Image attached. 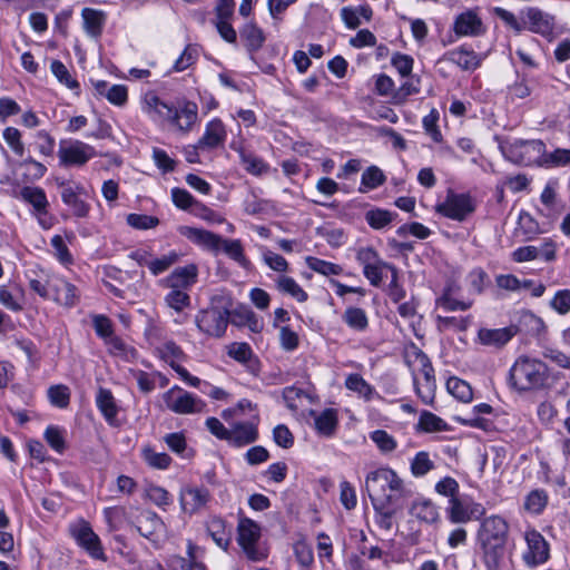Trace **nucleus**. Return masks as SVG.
<instances>
[{
	"label": "nucleus",
	"instance_id": "nucleus-1",
	"mask_svg": "<svg viewBox=\"0 0 570 570\" xmlns=\"http://www.w3.org/2000/svg\"><path fill=\"white\" fill-rule=\"evenodd\" d=\"M509 533V522L499 514H491L481 520L475 533V542L487 570L507 568Z\"/></svg>",
	"mask_w": 570,
	"mask_h": 570
},
{
	"label": "nucleus",
	"instance_id": "nucleus-2",
	"mask_svg": "<svg viewBox=\"0 0 570 570\" xmlns=\"http://www.w3.org/2000/svg\"><path fill=\"white\" fill-rule=\"evenodd\" d=\"M556 381L557 377L543 361L529 355L517 357L508 376L510 387L518 393L546 391Z\"/></svg>",
	"mask_w": 570,
	"mask_h": 570
},
{
	"label": "nucleus",
	"instance_id": "nucleus-3",
	"mask_svg": "<svg viewBox=\"0 0 570 570\" xmlns=\"http://www.w3.org/2000/svg\"><path fill=\"white\" fill-rule=\"evenodd\" d=\"M233 299L228 295H214L209 305L197 312L195 325L206 338L219 340L225 336L229 324Z\"/></svg>",
	"mask_w": 570,
	"mask_h": 570
},
{
	"label": "nucleus",
	"instance_id": "nucleus-4",
	"mask_svg": "<svg viewBox=\"0 0 570 570\" xmlns=\"http://www.w3.org/2000/svg\"><path fill=\"white\" fill-rule=\"evenodd\" d=\"M366 490L372 504H396L405 497L403 480L389 468H380L367 474Z\"/></svg>",
	"mask_w": 570,
	"mask_h": 570
},
{
	"label": "nucleus",
	"instance_id": "nucleus-5",
	"mask_svg": "<svg viewBox=\"0 0 570 570\" xmlns=\"http://www.w3.org/2000/svg\"><path fill=\"white\" fill-rule=\"evenodd\" d=\"M476 208V203L470 194L450 191L445 200L436 205V212L450 219L464 222Z\"/></svg>",
	"mask_w": 570,
	"mask_h": 570
},
{
	"label": "nucleus",
	"instance_id": "nucleus-6",
	"mask_svg": "<svg viewBox=\"0 0 570 570\" xmlns=\"http://www.w3.org/2000/svg\"><path fill=\"white\" fill-rule=\"evenodd\" d=\"M413 354L415 361L419 362L421 366L420 374L423 377V381H421L416 375L413 376L415 392L424 404H432L436 387L434 368L430 358L423 351L415 348Z\"/></svg>",
	"mask_w": 570,
	"mask_h": 570
},
{
	"label": "nucleus",
	"instance_id": "nucleus-7",
	"mask_svg": "<svg viewBox=\"0 0 570 570\" xmlns=\"http://www.w3.org/2000/svg\"><path fill=\"white\" fill-rule=\"evenodd\" d=\"M166 406L177 414L202 413L205 410V402L183 390L174 386L163 395Z\"/></svg>",
	"mask_w": 570,
	"mask_h": 570
},
{
	"label": "nucleus",
	"instance_id": "nucleus-8",
	"mask_svg": "<svg viewBox=\"0 0 570 570\" xmlns=\"http://www.w3.org/2000/svg\"><path fill=\"white\" fill-rule=\"evenodd\" d=\"M524 540L527 542V550L522 554L524 563L530 568L546 563L550 557V549L543 535L531 529L525 531Z\"/></svg>",
	"mask_w": 570,
	"mask_h": 570
},
{
	"label": "nucleus",
	"instance_id": "nucleus-9",
	"mask_svg": "<svg viewBox=\"0 0 570 570\" xmlns=\"http://www.w3.org/2000/svg\"><path fill=\"white\" fill-rule=\"evenodd\" d=\"M523 29L551 39L554 35L556 19L552 14L537 8L529 7L521 11Z\"/></svg>",
	"mask_w": 570,
	"mask_h": 570
},
{
	"label": "nucleus",
	"instance_id": "nucleus-10",
	"mask_svg": "<svg viewBox=\"0 0 570 570\" xmlns=\"http://www.w3.org/2000/svg\"><path fill=\"white\" fill-rule=\"evenodd\" d=\"M446 509L448 518L452 523H466L470 520H482L485 515V508L474 501L464 502L453 499Z\"/></svg>",
	"mask_w": 570,
	"mask_h": 570
},
{
	"label": "nucleus",
	"instance_id": "nucleus-11",
	"mask_svg": "<svg viewBox=\"0 0 570 570\" xmlns=\"http://www.w3.org/2000/svg\"><path fill=\"white\" fill-rule=\"evenodd\" d=\"M212 494L205 487L186 485L181 488L179 493V502L181 510L190 515L198 513L206 508L210 501Z\"/></svg>",
	"mask_w": 570,
	"mask_h": 570
},
{
	"label": "nucleus",
	"instance_id": "nucleus-12",
	"mask_svg": "<svg viewBox=\"0 0 570 570\" xmlns=\"http://www.w3.org/2000/svg\"><path fill=\"white\" fill-rule=\"evenodd\" d=\"M58 156L63 166H82L96 156L95 148L80 140L60 146Z\"/></svg>",
	"mask_w": 570,
	"mask_h": 570
},
{
	"label": "nucleus",
	"instance_id": "nucleus-13",
	"mask_svg": "<svg viewBox=\"0 0 570 570\" xmlns=\"http://www.w3.org/2000/svg\"><path fill=\"white\" fill-rule=\"evenodd\" d=\"M453 31L460 37H480L485 33L487 28L479 16L478 9H468L456 16Z\"/></svg>",
	"mask_w": 570,
	"mask_h": 570
},
{
	"label": "nucleus",
	"instance_id": "nucleus-14",
	"mask_svg": "<svg viewBox=\"0 0 570 570\" xmlns=\"http://www.w3.org/2000/svg\"><path fill=\"white\" fill-rule=\"evenodd\" d=\"M546 145L541 140H517L511 146V153L515 157L514 161L531 165L533 163L541 164L544 155Z\"/></svg>",
	"mask_w": 570,
	"mask_h": 570
},
{
	"label": "nucleus",
	"instance_id": "nucleus-15",
	"mask_svg": "<svg viewBox=\"0 0 570 570\" xmlns=\"http://www.w3.org/2000/svg\"><path fill=\"white\" fill-rule=\"evenodd\" d=\"M72 535L77 543L83 548L92 558L106 561L99 537L94 532L89 523L82 522L72 530Z\"/></svg>",
	"mask_w": 570,
	"mask_h": 570
},
{
	"label": "nucleus",
	"instance_id": "nucleus-16",
	"mask_svg": "<svg viewBox=\"0 0 570 570\" xmlns=\"http://www.w3.org/2000/svg\"><path fill=\"white\" fill-rule=\"evenodd\" d=\"M197 277L198 267L195 264H188L174 269L161 281V285L168 289L188 292L197 283Z\"/></svg>",
	"mask_w": 570,
	"mask_h": 570
},
{
	"label": "nucleus",
	"instance_id": "nucleus-17",
	"mask_svg": "<svg viewBox=\"0 0 570 570\" xmlns=\"http://www.w3.org/2000/svg\"><path fill=\"white\" fill-rule=\"evenodd\" d=\"M136 529L140 535L153 543H157L164 537L166 527L157 513L145 510L137 517Z\"/></svg>",
	"mask_w": 570,
	"mask_h": 570
},
{
	"label": "nucleus",
	"instance_id": "nucleus-18",
	"mask_svg": "<svg viewBox=\"0 0 570 570\" xmlns=\"http://www.w3.org/2000/svg\"><path fill=\"white\" fill-rule=\"evenodd\" d=\"M261 537V529L250 519H242L238 524V543L252 560H258L256 543Z\"/></svg>",
	"mask_w": 570,
	"mask_h": 570
},
{
	"label": "nucleus",
	"instance_id": "nucleus-19",
	"mask_svg": "<svg viewBox=\"0 0 570 570\" xmlns=\"http://www.w3.org/2000/svg\"><path fill=\"white\" fill-rule=\"evenodd\" d=\"M50 298L58 304L72 307L78 303L79 295L77 287L61 277H51L48 282Z\"/></svg>",
	"mask_w": 570,
	"mask_h": 570
},
{
	"label": "nucleus",
	"instance_id": "nucleus-20",
	"mask_svg": "<svg viewBox=\"0 0 570 570\" xmlns=\"http://www.w3.org/2000/svg\"><path fill=\"white\" fill-rule=\"evenodd\" d=\"M88 193L81 184L72 188H67L65 193H61V200L67 205L76 217H87L90 210V205L83 199Z\"/></svg>",
	"mask_w": 570,
	"mask_h": 570
},
{
	"label": "nucleus",
	"instance_id": "nucleus-21",
	"mask_svg": "<svg viewBox=\"0 0 570 570\" xmlns=\"http://www.w3.org/2000/svg\"><path fill=\"white\" fill-rule=\"evenodd\" d=\"M181 234L191 243L202 246L207 250L219 253V246H222V236L213 232L196 227H183Z\"/></svg>",
	"mask_w": 570,
	"mask_h": 570
},
{
	"label": "nucleus",
	"instance_id": "nucleus-22",
	"mask_svg": "<svg viewBox=\"0 0 570 570\" xmlns=\"http://www.w3.org/2000/svg\"><path fill=\"white\" fill-rule=\"evenodd\" d=\"M515 333L517 331L512 326L502 328H480L478 331V340L484 346L501 348L511 341Z\"/></svg>",
	"mask_w": 570,
	"mask_h": 570
},
{
	"label": "nucleus",
	"instance_id": "nucleus-23",
	"mask_svg": "<svg viewBox=\"0 0 570 570\" xmlns=\"http://www.w3.org/2000/svg\"><path fill=\"white\" fill-rule=\"evenodd\" d=\"M258 439L257 425L253 422L235 423L229 429L227 442L234 446H245Z\"/></svg>",
	"mask_w": 570,
	"mask_h": 570
},
{
	"label": "nucleus",
	"instance_id": "nucleus-24",
	"mask_svg": "<svg viewBox=\"0 0 570 570\" xmlns=\"http://www.w3.org/2000/svg\"><path fill=\"white\" fill-rule=\"evenodd\" d=\"M442 60L455 63L462 70L468 71L475 70L481 63V58L476 52L463 47L448 51Z\"/></svg>",
	"mask_w": 570,
	"mask_h": 570
},
{
	"label": "nucleus",
	"instance_id": "nucleus-25",
	"mask_svg": "<svg viewBox=\"0 0 570 570\" xmlns=\"http://www.w3.org/2000/svg\"><path fill=\"white\" fill-rule=\"evenodd\" d=\"M226 139V129L220 119H213L206 125V129L198 146L203 149H214L224 144Z\"/></svg>",
	"mask_w": 570,
	"mask_h": 570
},
{
	"label": "nucleus",
	"instance_id": "nucleus-26",
	"mask_svg": "<svg viewBox=\"0 0 570 570\" xmlns=\"http://www.w3.org/2000/svg\"><path fill=\"white\" fill-rule=\"evenodd\" d=\"M83 29L91 38L101 36L107 16L104 11L94 8H83L81 10Z\"/></svg>",
	"mask_w": 570,
	"mask_h": 570
},
{
	"label": "nucleus",
	"instance_id": "nucleus-27",
	"mask_svg": "<svg viewBox=\"0 0 570 570\" xmlns=\"http://www.w3.org/2000/svg\"><path fill=\"white\" fill-rule=\"evenodd\" d=\"M96 404L110 425H117L118 406L110 390L100 387L96 395Z\"/></svg>",
	"mask_w": 570,
	"mask_h": 570
},
{
	"label": "nucleus",
	"instance_id": "nucleus-28",
	"mask_svg": "<svg viewBox=\"0 0 570 570\" xmlns=\"http://www.w3.org/2000/svg\"><path fill=\"white\" fill-rule=\"evenodd\" d=\"M19 197L30 204L37 215H45L48 213L49 202L42 188L26 186L20 190Z\"/></svg>",
	"mask_w": 570,
	"mask_h": 570
},
{
	"label": "nucleus",
	"instance_id": "nucleus-29",
	"mask_svg": "<svg viewBox=\"0 0 570 570\" xmlns=\"http://www.w3.org/2000/svg\"><path fill=\"white\" fill-rule=\"evenodd\" d=\"M144 109L150 116H159L163 119H171L174 107L163 101L156 94L148 92L144 98Z\"/></svg>",
	"mask_w": 570,
	"mask_h": 570
},
{
	"label": "nucleus",
	"instance_id": "nucleus-30",
	"mask_svg": "<svg viewBox=\"0 0 570 570\" xmlns=\"http://www.w3.org/2000/svg\"><path fill=\"white\" fill-rule=\"evenodd\" d=\"M314 414L315 429L323 436H332L337 428V414L334 409H325L318 414Z\"/></svg>",
	"mask_w": 570,
	"mask_h": 570
},
{
	"label": "nucleus",
	"instance_id": "nucleus-31",
	"mask_svg": "<svg viewBox=\"0 0 570 570\" xmlns=\"http://www.w3.org/2000/svg\"><path fill=\"white\" fill-rule=\"evenodd\" d=\"M170 120L184 132L189 131L197 120V106L188 102L180 110L174 109Z\"/></svg>",
	"mask_w": 570,
	"mask_h": 570
},
{
	"label": "nucleus",
	"instance_id": "nucleus-32",
	"mask_svg": "<svg viewBox=\"0 0 570 570\" xmlns=\"http://www.w3.org/2000/svg\"><path fill=\"white\" fill-rule=\"evenodd\" d=\"M549 502V495L543 489H534L530 491L523 502V508L527 512L539 515L547 508Z\"/></svg>",
	"mask_w": 570,
	"mask_h": 570
},
{
	"label": "nucleus",
	"instance_id": "nucleus-33",
	"mask_svg": "<svg viewBox=\"0 0 570 570\" xmlns=\"http://www.w3.org/2000/svg\"><path fill=\"white\" fill-rule=\"evenodd\" d=\"M240 38L245 41V46L249 52L257 51L262 48L265 37L261 28L253 22H247L239 31Z\"/></svg>",
	"mask_w": 570,
	"mask_h": 570
},
{
	"label": "nucleus",
	"instance_id": "nucleus-34",
	"mask_svg": "<svg viewBox=\"0 0 570 570\" xmlns=\"http://www.w3.org/2000/svg\"><path fill=\"white\" fill-rule=\"evenodd\" d=\"M276 288L286 295L292 296L299 303L306 302L308 298L307 293L301 287V285L289 276L281 275L276 279Z\"/></svg>",
	"mask_w": 570,
	"mask_h": 570
},
{
	"label": "nucleus",
	"instance_id": "nucleus-35",
	"mask_svg": "<svg viewBox=\"0 0 570 570\" xmlns=\"http://www.w3.org/2000/svg\"><path fill=\"white\" fill-rule=\"evenodd\" d=\"M207 531L218 547L226 549L229 546L230 531L223 519L212 518L207 523Z\"/></svg>",
	"mask_w": 570,
	"mask_h": 570
},
{
	"label": "nucleus",
	"instance_id": "nucleus-36",
	"mask_svg": "<svg viewBox=\"0 0 570 570\" xmlns=\"http://www.w3.org/2000/svg\"><path fill=\"white\" fill-rule=\"evenodd\" d=\"M342 320L350 328L356 332H364L368 327L367 315L360 307H347L342 315Z\"/></svg>",
	"mask_w": 570,
	"mask_h": 570
},
{
	"label": "nucleus",
	"instance_id": "nucleus-37",
	"mask_svg": "<svg viewBox=\"0 0 570 570\" xmlns=\"http://www.w3.org/2000/svg\"><path fill=\"white\" fill-rule=\"evenodd\" d=\"M410 514L420 521L433 523L438 520L439 513L430 500H419L412 503Z\"/></svg>",
	"mask_w": 570,
	"mask_h": 570
},
{
	"label": "nucleus",
	"instance_id": "nucleus-38",
	"mask_svg": "<svg viewBox=\"0 0 570 570\" xmlns=\"http://www.w3.org/2000/svg\"><path fill=\"white\" fill-rule=\"evenodd\" d=\"M345 386L347 390L357 393L358 396L363 397L366 402L371 401L376 395L375 389L357 373L347 375Z\"/></svg>",
	"mask_w": 570,
	"mask_h": 570
},
{
	"label": "nucleus",
	"instance_id": "nucleus-39",
	"mask_svg": "<svg viewBox=\"0 0 570 570\" xmlns=\"http://www.w3.org/2000/svg\"><path fill=\"white\" fill-rule=\"evenodd\" d=\"M386 180L384 173L377 166L367 167L361 178L360 193H367L380 186Z\"/></svg>",
	"mask_w": 570,
	"mask_h": 570
},
{
	"label": "nucleus",
	"instance_id": "nucleus-40",
	"mask_svg": "<svg viewBox=\"0 0 570 570\" xmlns=\"http://www.w3.org/2000/svg\"><path fill=\"white\" fill-rule=\"evenodd\" d=\"M240 164L245 170L252 175L259 176L268 170V166L263 161L262 158L255 156L252 153L246 151L243 148L238 149Z\"/></svg>",
	"mask_w": 570,
	"mask_h": 570
},
{
	"label": "nucleus",
	"instance_id": "nucleus-41",
	"mask_svg": "<svg viewBox=\"0 0 570 570\" xmlns=\"http://www.w3.org/2000/svg\"><path fill=\"white\" fill-rule=\"evenodd\" d=\"M219 252H224L229 258L237 262L240 266H248V261L244 255V248L239 239H225L222 237Z\"/></svg>",
	"mask_w": 570,
	"mask_h": 570
},
{
	"label": "nucleus",
	"instance_id": "nucleus-42",
	"mask_svg": "<svg viewBox=\"0 0 570 570\" xmlns=\"http://www.w3.org/2000/svg\"><path fill=\"white\" fill-rule=\"evenodd\" d=\"M436 305L448 312L466 311L471 308L472 302L456 299L454 296L451 295V286H446L443 289L442 295L438 297Z\"/></svg>",
	"mask_w": 570,
	"mask_h": 570
},
{
	"label": "nucleus",
	"instance_id": "nucleus-43",
	"mask_svg": "<svg viewBox=\"0 0 570 570\" xmlns=\"http://www.w3.org/2000/svg\"><path fill=\"white\" fill-rule=\"evenodd\" d=\"M108 346L109 353L115 356H120L126 361L135 360L137 357L136 348L127 345L120 337L111 336L105 341Z\"/></svg>",
	"mask_w": 570,
	"mask_h": 570
},
{
	"label": "nucleus",
	"instance_id": "nucleus-44",
	"mask_svg": "<svg viewBox=\"0 0 570 570\" xmlns=\"http://www.w3.org/2000/svg\"><path fill=\"white\" fill-rule=\"evenodd\" d=\"M305 262L309 269L324 276L341 275L343 273L342 266L317 257L307 256Z\"/></svg>",
	"mask_w": 570,
	"mask_h": 570
},
{
	"label": "nucleus",
	"instance_id": "nucleus-45",
	"mask_svg": "<svg viewBox=\"0 0 570 570\" xmlns=\"http://www.w3.org/2000/svg\"><path fill=\"white\" fill-rule=\"evenodd\" d=\"M446 390L461 402H470L473 397L470 384L458 377H450L446 381Z\"/></svg>",
	"mask_w": 570,
	"mask_h": 570
},
{
	"label": "nucleus",
	"instance_id": "nucleus-46",
	"mask_svg": "<svg viewBox=\"0 0 570 570\" xmlns=\"http://www.w3.org/2000/svg\"><path fill=\"white\" fill-rule=\"evenodd\" d=\"M145 462L155 469H167L171 463V458L165 452H156L154 449L146 446L141 451Z\"/></svg>",
	"mask_w": 570,
	"mask_h": 570
},
{
	"label": "nucleus",
	"instance_id": "nucleus-47",
	"mask_svg": "<svg viewBox=\"0 0 570 570\" xmlns=\"http://www.w3.org/2000/svg\"><path fill=\"white\" fill-rule=\"evenodd\" d=\"M199 57V47L197 45H188L176 59L173 70L180 72L193 66Z\"/></svg>",
	"mask_w": 570,
	"mask_h": 570
},
{
	"label": "nucleus",
	"instance_id": "nucleus-48",
	"mask_svg": "<svg viewBox=\"0 0 570 570\" xmlns=\"http://www.w3.org/2000/svg\"><path fill=\"white\" fill-rule=\"evenodd\" d=\"M375 511L376 523L381 529L391 530L393 518L396 513V504H372Z\"/></svg>",
	"mask_w": 570,
	"mask_h": 570
},
{
	"label": "nucleus",
	"instance_id": "nucleus-49",
	"mask_svg": "<svg viewBox=\"0 0 570 570\" xmlns=\"http://www.w3.org/2000/svg\"><path fill=\"white\" fill-rule=\"evenodd\" d=\"M417 426L420 430L429 433L444 431L448 428L446 423L441 417L429 411L421 413Z\"/></svg>",
	"mask_w": 570,
	"mask_h": 570
},
{
	"label": "nucleus",
	"instance_id": "nucleus-50",
	"mask_svg": "<svg viewBox=\"0 0 570 570\" xmlns=\"http://www.w3.org/2000/svg\"><path fill=\"white\" fill-rule=\"evenodd\" d=\"M436 323L440 331L454 330L463 332L470 326L471 317L438 316Z\"/></svg>",
	"mask_w": 570,
	"mask_h": 570
},
{
	"label": "nucleus",
	"instance_id": "nucleus-51",
	"mask_svg": "<svg viewBox=\"0 0 570 570\" xmlns=\"http://www.w3.org/2000/svg\"><path fill=\"white\" fill-rule=\"evenodd\" d=\"M179 259V255L175 250L163 255L161 257L154 258L150 261L149 271L153 275L157 276L169 269Z\"/></svg>",
	"mask_w": 570,
	"mask_h": 570
},
{
	"label": "nucleus",
	"instance_id": "nucleus-52",
	"mask_svg": "<svg viewBox=\"0 0 570 570\" xmlns=\"http://www.w3.org/2000/svg\"><path fill=\"white\" fill-rule=\"evenodd\" d=\"M395 214L386 210V209H372L365 214L366 223L374 229H381L389 225Z\"/></svg>",
	"mask_w": 570,
	"mask_h": 570
},
{
	"label": "nucleus",
	"instance_id": "nucleus-53",
	"mask_svg": "<svg viewBox=\"0 0 570 570\" xmlns=\"http://www.w3.org/2000/svg\"><path fill=\"white\" fill-rule=\"evenodd\" d=\"M165 303L176 312H183L190 305V296L185 291L170 289L165 296Z\"/></svg>",
	"mask_w": 570,
	"mask_h": 570
},
{
	"label": "nucleus",
	"instance_id": "nucleus-54",
	"mask_svg": "<svg viewBox=\"0 0 570 570\" xmlns=\"http://www.w3.org/2000/svg\"><path fill=\"white\" fill-rule=\"evenodd\" d=\"M434 469V463L425 451L416 453L411 462V471L415 476H423Z\"/></svg>",
	"mask_w": 570,
	"mask_h": 570
},
{
	"label": "nucleus",
	"instance_id": "nucleus-55",
	"mask_svg": "<svg viewBox=\"0 0 570 570\" xmlns=\"http://www.w3.org/2000/svg\"><path fill=\"white\" fill-rule=\"evenodd\" d=\"M171 199L175 206L183 210L191 209L194 206H200V203L197 202L189 191L178 187L171 189Z\"/></svg>",
	"mask_w": 570,
	"mask_h": 570
},
{
	"label": "nucleus",
	"instance_id": "nucleus-56",
	"mask_svg": "<svg viewBox=\"0 0 570 570\" xmlns=\"http://www.w3.org/2000/svg\"><path fill=\"white\" fill-rule=\"evenodd\" d=\"M50 69L59 82L63 83L69 89L79 88V83L72 78L67 67L60 60H53Z\"/></svg>",
	"mask_w": 570,
	"mask_h": 570
},
{
	"label": "nucleus",
	"instance_id": "nucleus-57",
	"mask_svg": "<svg viewBox=\"0 0 570 570\" xmlns=\"http://www.w3.org/2000/svg\"><path fill=\"white\" fill-rule=\"evenodd\" d=\"M48 397L52 405L65 409L69 405L70 392L66 385H53L48 390Z\"/></svg>",
	"mask_w": 570,
	"mask_h": 570
},
{
	"label": "nucleus",
	"instance_id": "nucleus-58",
	"mask_svg": "<svg viewBox=\"0 0 570 570\" xmlns=\"http://www.w3.org/2000/svg\"><path fill=\"white\" fill-rule=\"evenodd\" d=\"M159 354L161 358L167 362L169 365L171 363H177L185 357V353L174 341L165 342L159 348Z\"/></svg>",
	"mask_w": 570,
	"mask_h": 570
},
{
	"label": "nucleus",
	"instance_id": "nucleus-59",
	"mask_svg": "<svg viewBox=\"0 0 570 570\" xmlns=\"http://www.w3.org/2000/svg\"><path fill=\"white\" fill-rule=\"evenodd\" d=\"M570 164V149L557 148L552 153H546L543 155L541 165L547 167L551 166H567Z\"/></svg>",
	"mask_w": 570,
	"mask_h": 570
},
{
	"label": "nucleus",
	"instance_id": "nucleus-60",
	"mask_svg": "<svg viewBox=\"0 0 570 570\" xmlns=\"http://www.w3.org/2000/svg\"><path fill=\"white\" fill-rule=\"evenodd\" d=\"M371 440L384 453H390L395 450L396 441L384 430H376L371 433Z\"/></svg>",
	"mask_w": 570,
	"mask_h": 570
},
{
	"label": "nucleus",
	"instance_id": "nucleus-61",
	"mask_svg": "<svg viewBox=\"0 0 570 570\" xmlns=\"http://www.w3.org/2000/svg\"><path fill=\"white\" fill-rule=\"evenodd\" d=\"M127 224L136 229H150L159 224V219L155 216L144 214H129Z\"/></svg>",
	"mask_w": 570,
	"mask_h": 570
},
{
	"label": "nucleus",
	"instance_id": "nucleus-62",
	"mask_svg": "<svg viewBox=\"0 0 570 570\" xmlns=\"http://www.w3.org/2000/svg\"><path fill=\"white\" fill-rule=\"evenodd\" d=\"M518 226L530 238L540 233L538 222L525 210H521L518 217Z\"/></svg>",
	"mask_w": 570,
	"mask_h": 570
},
{
	"label": "nucleus",
	"instance_id": "nucleus-63",
	"mask_svg": "<svg viewBox=\"0 0 570 570\" xmlns=\"http://www.w3.org/2000/svg\"><path fill=\"white\" fill-rule=\"evenodd\" d=\"M228 356L234 358L235 361L239 363H247L252 356L253 351L249 346V344L242 342V343H233L228 346Z\"/></svg>",
	"mask_w": 570,
	"mask_h": 570
},
{
	"label": "nucleus",
	"instance_id": "nucleus-64",
	"mask_svg": "<svg viewBox=\"0 0 570 570\" xmlns=\"http://www.w3.org/2000/svg\"><path fill=\"white\" fill-rule=\"evenodd\" d=\"M45 439L48 444L58 453H62L66 449L62 431L57 426H48L45 431Z\"/></svg>",
	"mask_w": 570,
	"mask_h": 570
}]
</instances>
